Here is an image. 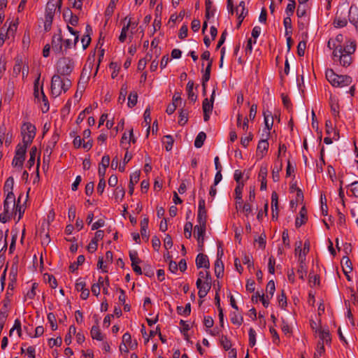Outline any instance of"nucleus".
<instances>
[{"mask_svg":"<svg viewBox=\"0 0 358 358\" xmlns=\"http://www.w3.org/2000/svg\"><path fill=\"white\" fill-rule=\"evenodd\" d=\"M343 34H338L327 42V48L332 50V59L343 67L349 66L352 62V55L355 52L357 43L354 39L348 38L345 43Z\"/></svg>","mask_w":358,"mask_h":358,"instance_id":"obj_1","label":"nucleus"},{"mask_svg":"<svg viewBox=\"0 0 358 358\" xmlns=\"http://www.w3.org/2000/svg\"><path fill=\"white\" fill-rule=\"evenodd\" d=\"M71 80L68 77H62L59 74H55L51 79V94L57 97L62 93H66L71 86Z\"/></svg>","mask_w":358,"mask_h":358,"instance_id":"obj_2","label":"nucleus"},{"mask_svg":"<svg viewBox=\"0 0 358 358\" xmlns=\"http://www.w3.org/2000/svg\"><path fill=\"white\" fill-rule=\"evenodd\" d=\"M325 76L334 87L342 88L350 85L352 83V78L350 76L336 74L332 69L326 70Z\"/></svg>","mask_w":358,"mask_h":358,"instance_id":"obj_3","label":"nucleus"},{"mask_svg":"<svg viewBox=\"0 0 358 358\" xmlns=\"http://www.w3.org/2000/svg\"><path fill=\"white\" fill-rule=\"evenodd\" d=\"M75 64L72 58L69 57H63L60 58L57 64V74L68 77L73 72Z\"/></svg>","mask_w":358,"mask_h":358,"instance_id":"obj_4","label":"nucleus"},{"mask_svg":"<svg viewBox=\"0 0 358 358\" xmlns=\"http://www.w3.org/2000/svg\"><path fill=\"white\" fill-rule=\"evenodd\" d=\"M36 127L30 122H24L21 127L22 143L31 144L36 135Z\"/></svg>","mask_w":358,"mask_h":358,"instance_id":"obj_5","label":"nucleus"},{"mask_svg":"<svg viewBox=\"0 0 358 358\" xmlns=\"http://www.w3.org/2000/svg\"><path fill=\"white\" fill-rule=\"evenodd\" d=\"M16 203H3V210L0 213V222L6 223L12 217H15V208Z\"/></svg>","mask_w":358,"mask_h":358,"instance_id":"obj_6","label":"nucleus"},{"mask_svg":"<svg viewBox=\"0 0 358 358\" xmlns=\"http://www.w3.org/2000/svg\"><path fill=\"white\" fill-rule=\"evenodd\" d=\"M62 41L63 36L62 35V31L59 29L58 34H55L52 39V48L56 54H62L64 55Z\"/></svg>","mask_w":358,"mask_h":358,"instance_id":"obj_7","label":"nucleus"},{"mask_svg":"<svg viewBox=\"0 0 358 358\" xmlns=\"http://www.w3.org/2000/svg\"><path fill=\"white\" fill-rule=\"evenodd\" d=\"M206 230V223H198L194 227V236L196 237L199 245L203 247L204 243V235Z\"/></svg>","mask_w":358,"mask_h":358,"instance_id":"obj_8","label":"nucleus"},{"mask_svg":"<svg viewBox=\"0 0 358 358\" xmlns=\"http://www.w3.org/2000/svg\"><path fill=\"white\" fill-rule=\"evenodd\" d=\"M196 285L199 289L198 295L199 298H204L211 288V284L209 282H202L201 278H198Z\"/></svg>","mask_w":358,"mask_h":358,"instance_id":"obj_9","label":"nucleus"},{"mask_svg":"<svg viewBox=\"0 0 358 358\" xmlns=\"http://www.w3.org/2000/svg\"><path fill=\"white\" fill-rule=\"evenodd\" d=\"M263 114L264 117V124L266 127V137H268L270 135V130L271 129L273 125V117L272 116V113L268 110H264Z\"/></svg>","mask_w":358,"mask_h":358,"instance_id":"obj_10","label":"nucleus"},{"mask_svg":"<svg viewBox=\"0 0 358 358\" xmlns=\"http://www.w3.org/2000/svg\"><path fill=\"white\" fill-rule=\"evenodd\" d=\"M63 17L64 20L71 26H76L78 23V17L74 15L69 8L64 10Z\"/></svg>","mask_w":358,"mask_h":358,"instance_id":"obj_11","label":"nucleus"},{"mask_svg":"<svg viewBox=\"0 0 358 358\" xmlns=\"http://www.w3.org/2000/svg\"><path fill=\"white\" fill-rule=\"evenodd\" d=\"M59 134L55 131L48 141L46 148L44 151V155L50 156L53 149L55 148L57 141H59Z\"/></svg>","mask_w":358,"mask_h":358,"instance_id":"obj_12","label":"nucleus"},{"mask_svg":"<svg viewBox=\"0 0 358 358\" xmlns=\"http://www.w3.org/2000/svg\"><path fill=\"white\" fill-rule=\"evenodd\" d=\"M196 266L197 268H205L208 269L210 268V262L208 256L203 253H199L196 257Z\"/></svg>","mask_w":358,"mask_h":358,"instance_id":"obj_13","label":"nucleus"},{"mask_svg":"<svg viewBox=\"0 0 358 358\" xmlns=\"http://www.w3.org/2000/svg\"><path fill=\"white\" fill-rule=\"evenodd\" d=\"M236 209L238 213H243L246 217L253 215L252 206L250 203H236Z\"/></svg>","mask_w":358,"mask_h":358,"instance_id":"obj_14","label":"nucleus"},{"mask_svg":"<svg viewBox=\"0 0 358 358\" xmlns=\"http://www.w3.org/2000/svg\"><path fill=\"white\" fill-rule=\"evenodd\" d=\"M268 137L266 136L265 139H262L259 141L257 148V156L262 158L268 148V142L267 141Z\"/></svg>","mask_w":358,"mask_h":358,"instance_id":"obj_15","label":"nucleus"},{"mask_svg":"<svg viewBox=\"0 0 358 358\" xmlns=\"http://www.w3.org/2000/svg\"><path fill=\"white\" fill-rule=\"evenodd\" d=\"M239 7H241V12L239 13V8H236V13L238 16V24L237 27H239L241 25L242 22L243 21L244 18L246 17V15L248 13V10L245 8V3L244 1H241L239 3Z\"/></svg>","mask_w":358,"mask_h":358,"instance_id":"obj_16","label":"nucleus"},{"mask_svg":"<svg viewBox=\"0 0 358 358\" xmlns=\"http://www.w3.org/2000/svg\"><path fill=\"white\" fill-rule=\"evenodd\" d=\"M329 106L331 111L334 117H336L339 115V103L338 99L336 96L330 94L329 97Z\"/></svg>","mask_w":358,"mask_h":358,"instance_id":"obj_17","label":"nucleus"},{"mask_svg":"<svg viewBox=\"0 0 358 358\" xmlns=\"http://www.w3.org/2000/svg\"><path fill=\"white\" fill-rule=\"evenodd\" d=\"M307 272L308 271L306 259L301 258V259H299V266L296 271L299 278L304 280L307 275Z\"/></svg>","mask_w":358,"mask_h":358,"instance_id":"obj_18","label":"nucleus"},{"mask_svg":"<svg viewBox=\"0 0 358 358\" xmlns=\"http://www.w3.org/2000/svg\"><path fill=\"white\" fill-rule=\"evenodd\" d=\"M349 21L351 24L357 27L358 23V7L355 5H352L349 10Z\"/></svg>","mask_w":358,"mask_h":358,"instance_id":"obj_19","label":"nucleus"},{"mask_svg":"<svg viewBox=\"0 0 358 358\" xmlns=\"http://www.w3.org/2000/svg\"><path fill=\"white\" fill-rule=\"evenodd\" d=\"M307 220V210L305 206H303L299 212V217H296V227L298 228L300 227L301 225L304 224L306 222Z\"/></svg>","mask_w":358,"mask_h":358,"instance_id":"obj_20","label":"nucleus"},{"mask_svg":"<svg viewBox=\"0 0 358 358\" xmlns=\"http://www.w3.org/2000/svg\"><path fill=\"white\" fill-rule=\"evenodd\" d=\"M207 214L205 208V203H199L197 222L198 223H206Z\"/></svg>","mask_w":358,"mask_h":358,"instance_id":"obj_21","label":"nucleus"},{"mask_svg":"<svg viewBox=\"0 0 358 358\" xmlns=\"http://www.w3.org/2000/svg\"><path fill=\"white\" fill-rule=\"evenodd\" d=\"M341 264L343 266V273L347 276L348 280H350V279L348 275V273L352 271L351 261L348 257H343L341 260Z\"/></svg>","mask_w":358,"mask_h":358,"instance_id":"obj_22","label":"nucleus"},{"mask_svg":"<svg viewBox=\"0 0 358 358\" xmlns=\"http://www.w3.org/2000/svg\"><path fill=\"white\" fill-rule=\"evenodd\" d=\"M224 273V264L222 259H216L215 262V274L217 278L223 276Z\"/></svg>","mask_w":358,"mask_h":358,"instance_id":"obj_23","label":"nucleus"},{"mask_svg":"<svg viewBox=\"0 0 358 358\" xmlns=\"http://www.w3.org/2000/svg\"><path fill=\"white\" fill-rule=\"evenodd\" d=\"M347 194L350 197H358V181L348 185Z\"/></svg>","mask_w":358,"mask_h":358,"instance_id":"obj_24","label":"nucleus"},{"mask_svg":"<svg viewBox=\"0 0 358 358\" xmlns=\"http://www.w3.org/2000/svg\"><path fill=\"white\" fill-rule=\"evenodd\" d=\"M62 1L58 0L57 2H54L53 0H50L48 2L45 12L50 13H55L56 7L58 6L59 9L61 8Z\"/></svg>","mask_w":358,"mask_h":358,"instance_id":"obj_25","label":"nucleus"},{"mask_svg":"<svg viewBox=\"0 0 358 358\" xmlns=\"http://www.w3.org/2000/svg\"><path fill=\"white\" fill-rule=\"evenodd\" d=\"M54 16L55 14L45 12L44 21V29L45 31H48L51 29Z\"/></svg>","mask_w":358,"mask_h":358,"instance_id":"obj_26","label":"nucleus"},{"mask_svg":"<svg viewBox=\"0 0 358 358\" xmlns=\"http://www.w3.org/2000/svg\"><path fill=\"white\" fill-rule=\"evenodd\" d=\"M212 1L210 0H206V18L210 20V17H213L215 15V10L212 8Z\"/></svg>","mask_w":358,"mask_h":358,"instance_id":"obj_27","label":"nucleus"},{"mask_svg":"<svg viewBox=\"0 0 358 358\" xmlns=\"http://www.w3.org/2000/svg\"><path fill=\"white\" fill-rule=\"evenodd\" d=\"M26 209V203H16L15 211V216L18 215L17 220V222H19L20 219L22 218L24 210Z\"/></svg>","mask_w":358,"mask_h":358,"instance_id":"obj_28","label":"nucleus"},{"mask_svg":"<svg viewBox=\"0 0 358 358\" xmlns=\"http://www.w3.org/2000/svg\"><path fill=\"white\" fill-rule=\"evenodd\" d=\"M91 336L93 339H96L97 341H102L103 336L100 331L99 327L97 325H94L90 331Z\"/></svg>","mask_w":358,"mask_h":358,"instance_id":"obj_29","label":"nucleus"},{"mask_svg":"<svg viewBox=\"0 0 358 358\" xmlns=\"http://www.w3.org/2000/svg\"><path fill=\"white\" fill-rule=\"evenodd\" d=\"M206 138V134L203 131H201L196 136L194 141V146L196 148H200L203 146V143Z\"/></svg>","mask_w":358,"mask_h":358,"instance_id":"obj_30","label":"nucleus"},{"mask_svg":"<svg viewBox=\"0 0 358 358\" xmlns=\"http://www.w3.org/2000/svg\"><path fill=\"white\" fill-rule=\"evenodd\" d=\"M193 87H194V82L192 80H189L187 84V95H188V98L192 101L194 102L197 99V96L194 93Z\"/></svg>","mask_w":358,"mask_h":358,"instance_id":"obj_31","label":"nucleus"},{"mask_svg":"<svg viewBox=\"0 0 358 358\" xmlns=\"http://www.w3.org/2000/svg\"><path fill=\"white\" fill-rule=\"evenodd\" d=\"M285 28V36H289L292 34V20L289 17H285L283 20Z\"/></svg>","mask_w":358,"mask_h":358,"instance_id":"obj_32","label":"nucleus"},{"mask_svg":"<svg viewBox=\"0 0 358 358\" xmlns=\"http://www.w3.org/2000/svg\"><path fill=\"white\" fill-rule=\"evenodd\" d=\"M138 100V94L136 92H130L128 97V103L127 105L129 108H132L137 103Z\"/></svg>","mask_w":358,"mask_h":358,"instance_id":"obj_33","label":"nucleus"},{"mask_svg":"<svg viewBox=\"0 0 358 358\" xmlns=\"http://www.w3.org/2000/svg\"><path fill=\"white\" fill-rule=\"evenodd\" d=\"M13 185H14V178L12 176H10L7 178V180L5 182L4 184V194L12 192L13 189Z\"/></svg>","mask_w":358,"mask_h":358,"instance_id":"obj_34","label":"nucleus"},{"mask_svg":"<svg viewBox=\"0 0 358 358\" xmlns=\"http://www.w3.org/2000/svg\"><path fill=\"white\" fill-rule=\"evenodd\" d=\"M202 108L203 113H212L213 108V101H209L208 98L204 99Z\"/></svg>","mask_w":358,"mask_h":358,"instance_id":"obj_35","label":"nucleus"},{"mask_svg":"<svg viewBox=\"0 0 358 358\" xmlns=\"http://www.w3.org/2000/svg\"><path fill=\"white\" fill-rule=\"evenodd\" d=\"M243 259L242 262L244 264L248 266V268L250 270L251 268H254V263L252 262V257L251 255H247L245 252H243Z\"/></svg>","mask_w":358,"mask_h":358,"instance_id":"obj_36","label":"nucleus"},{"mask_svg":"<svg viewBox=\"0 0 358 358\" xmlns=\"http://www.w3.org/2000/svg\"><path fill=\"white\" fill-rule=\"evenodd\" d=\"M177 312L179 315H189L191 313V304L190 303H187L185 306V307L182 306H178L177 307Z\"/></svg>","mask_w":358,"mask_h":358,"instance_id":"obj_37","label":"nucleus"},{"mask_svg":"<svg viewBox=\"0 0 358 358\" xmlns=\"http://www.w3.org/2000/svg\"><path fill=\"white\" fill-rule=\"evenodd\" d=\"M320 339L322 341L321 344L324 343H329L331 341L330 334L328 331L321 330L319 332Z\"/></svg>","mask_w":358,"mask_h":358,"instance_id":"obj_38","label":"nucleus"},{"mask_svg":"<svg viewBox=\"0 0 358 358\" xmlns=\"http://www.w3.org/2000/svg\"><path fill=\"white\" fill-rule=\"evenodd\" d=\"M37 153V149L36 147H32L29 152V159L27 162V164L31 168L35 163L36 157Z\"/></svg>","mask_w":358,"mask_h":358,"instance_id":"obj_39","label":"nucleus"},{"mask_svg":"<svg viewBox=\"0 0 358 358\" xmlns=\"http://www.w3.org/2000/svg\"><path fill=\"white\" fill-rule=\"evenodd\" d=\"M230 317H231V318H230L231 319V322L234 324H236V325L240 326L242 324V322H243V317L241 315H239L236 312L231 313V315H230Z\"/></svg>","mask_w":358,"mask_h":358,"instance_id":"obj_40","label":"nucleus"},{"mask_svg":"<svg viewBox=\"0 0 358 358\" xmlns=\"http://www.w3.org/2000/svg\"><path fill=\"white\" fill-rule=\"evenodd\" d=\"M76 327L73 325L70 326L69 329V332L66 335L65 338H64V342H65V343L67 345L71 344V336H72V335L76 334Z\"/></svg>","mask_w":358,"mask_h":358,"instance_id":"obj_41","label":"nucleus"},{"mask_svg":"<svg viewBox=\"0 0 358 358\" xmlns=\"http://www.w3.org/2000/svg\"><path fill=\"white\" fill-rule=\"evenodd\" d=\"M275 290V287L274 281L273 280H271L268 281V282L267 283V285H266V292H267L266 298L269 297L268 295H270V297L272 298L274 294Z\"/></svg>","mask_w":358,"mask_h":358,"instance_id":"obj_42","label":"nucleus"},{"mask_svg":"<svg viewBox=\"0 0 358 358\" xmlns=\"http://www.w3.org/2000/svg\"><path fill=\"white\" fill-rule=\"evenodd\" d=\"M234 179L238 184H244V173L240 170H236L234 173Z\"/></svg>","mask_w":358,"mask_h":358,"instance_id":"obj_43","label":"nucleus"},{"mask_svg":"<svg viewBox=\"0 0 358 358\" xmlns=\"http://www.w3.org/2000/svg\"><path fill=\"white\" fill-rule=\"evenodd\" d=\"M29 144L24 143L23 144H18L16 147L15 150V154L17 155H20L24 157L27 148Z\"/></svg>","mask_w":358,"mask_h":358,"instance_id":"obj_44","label":"nucleus"},{"mask_svg":"<svg viewBox=\"0 0 358 358\" xmlns=\"http://www.w3.org/2000/svg\"><path fill=\"white\" fill-rule=\"evenodd\" d=\"M220 343L225 350H229L231 348V343L227 336L222 335L220 338Z\"/></svg>","mask_w":358,"mask_h":358,"instance_id":"obj_45","label":"nucleus"},{"mask_svg":"<svg viewBox=\"0 0 358 358\" xmlns=\"http://www.w3.org/2000/svg\"><path fill=\"white\" fill-rule=\"evenodd\" d=\"M24 157L20 155H15V157L12 162V165L15 167L21 168L23 165Z\"/></svg>","mask_w":358,"mask_h":358,"instance_id":"obj_46","label":"nucleus"},{"mask_svg":"<svg viewBox=\"0 0 358 358\" xmlns=\"http://www.w3.org/2000/svg\"><path fill=\"white\" fill-rule=\"evenodd\" d=\"M44 279L45 281H47L50 284V286L52 288L55 289L57 287V282L55 278L52 275L45 274Z\"/></svg>","mask_w":358,"mask_h":358,"instance_id":"obj_47","label":"nucleus"},{"mask_svg":"<svg viewBox=\"0 0 358 358\" xmlns=\"http://www.w3.org/2000/svg\"><path fill=\"white\" fill-rule=\"evenodd\" d=\"M307 6L306 4H300L297 7L296 10V15L298 17L301 18L305 17L306 15Z\"/></svg>","mask_w":358,"mask_h":358,"instance_id":"obj_48","label":"nucleus"},{"mask_svg":"<svg viewBox=\"0 0 358 358\" xmlns=\"http://www.w3.org/2000/svg\"><path fill=\"white\" fill-rule=\"evenodd\" d=\"M295 9V1L294 0H289V3L287 4L285 13L287 14V17H291V15H293Z\"/></svg>","mask_w":358,"mask_h":358,"instance_id":"obj_49","label":"nucleus"},{"mask_svg":"<svg viewBox=\"0 0 358 358\" xmlns=\"http://www.w3.org/2000/svg\"><path fill=\"white\" fill-rule=\"evenodd\" d=\"M249 345L252 348L256 344V331L254 329L250 328L249 329Z\"/></svg>","mask_w":358,"mask_h":358,"instance_id":"obj_50","label":"nucleus"},{"mask_svg":"<svg viewBox=\"0 0 358 358\" xmlns=\"http://www.w3.org/2000/svg\"><path fill=\"white\" fill-rule=\"evenodd\" d=\"M187 115H188L187 111L186 110L182 108L180 111V115H179L180 119L178 120V123L180 125H184L187 122V120H188Z\"/></svg>","mask_w":358,"mask_h":358,"instance_id":"obj_51","label":"nucleus"},{"mask_svg":"<svg viewBox=\"0 0 358 358\" xmlns=\"http://www.w3.org/2000/svg\"><path fill=\"white\" fill-rule=\"evenodd\" d=\"M150 112L151 108L150 106H148L143 114L144 122L145 123V126H148V129H150V124L151 122Z\"/></svg>","mask_w":358,"mask_h":358,"instance_id":"obj_52","label":"nucleus"},{"mask_svg":"<svg viewBox=\"0 0 358 358\" xmlns=\"http://www.w3.org/2000/svg\"><path fill=\"white\" fill-rule=\"evenodd\" d=\"M348 22L345 18H341V17H336V19L334 21V27L336 28H341L344 27L347 25Z\"/></svg>","mask_w":358,"mask_h":358,"instance_id":"obj_53","label":"nucleus"},{"mask_svg":"<svg viewBox=\"0 0 358 358\" xmlns=\"http://www.w3.org/2000/svg\"><path fill=\"white\" fill-rule=\"evenodd\" d=\"M140 171H135L130 176V182L129 185L134 186L136 184H137L140 179Z\"/></svg>","mask_w":358,"mask_h":358,"instance_id":"obj_54","label":"nucleus"},{"mask_svg":"<svg viewBox=\"0 0 358 358\" xmlns=\"http://www.w3.org/2000/svg\"><path fill=\"white\" fill-rule=\"evenodd\" d=\"M244 187V184H238L235 188V199H242V193Z\"/></svg>","mask_w":358,"mask_h":358,"instance_id":"obj_55","label":"nucleus"},{"mask_svg":"<svg viewBox=\"0 0 358 358\" xmlns=\"http://www.w3.org/2000/svg\"><path fill=\"white\" fill-rule=\"evenodd\" d=\"M151 55H147L145 58L140 59L138 63V69L140 71L143 70L146 66L147 61L151 59Z\"/></svg>","mask_w":358,"mask_h":358,"instance_id":"obj_56","label":"nucleus"},{"mask_svg":"<svg viewBox=\"0 0 358 358\" xmlns=\"http://www.w3.org/2000/svg\"><path fill=\"white\" fill-rule=\"evenodd\" d=\"M272 219L277 220L279 214L278 203H271Z\"/></svg>","mask_w":358,"mask_h":358,"instance_id":"obj_57","label":"nucleus"},{"mask_svg":"<svg viewBox=\"0 0 358 358\" xmlns=\"http://www.w3.org/2000/svg\"><path fill=\"white\" fill-rule=\"evenodd\" d=\"M131 155L130 154H129L128 151H127L124 155L122 164H120V166H119V171L120 172L124 171L125 165L127 163H128L131 160Z\"/></svg>","mask_w":358,"mask_h":358,"instance_id":"obj_58","label":"nucleus"},{"mask_svg":"<svg viewBox=\"0 0 358 358\" xmlns=\"http://www.w3.org/2000/svg\"><path fill=\"white\" fill-rule=\"evenodd\" d=\"M6 29V35H9V36H13L15 31L17 30V24L15 22H11L9 24V26Z\"/></svg>","mask_w":358,"mask_h":358,"instance_id":"obj_59","label":"nucleus"},{"mask_svg":"<svg viewBox=\"0 0 358 358\" xmlns=\"http://www.w3.org/2000/svg\"><path fill=\"white\" fill-rule=\"evenodd\" d=\"M193 225L190 222H186L184 227L185 236L187 238H190L192 236V230Z\"/></svg>","mask_w":358,"mask_h":358,"instance_id":"obj_60","label":"nucleus"},{"mask_svg":"<svg viewBox=\"0 0 358 358\" xmlns=\"http://www.w3.org/2000/svg\"><path fill=\"white\" fill-rule=\"evenodd\" d=\"M164 138L166 140L164 141L166 150L170 151L173 148V139L171 135L165 136Z\"/></svg>","mask_w":358,"mask_h":358,"instance_id":"obj_61","label":"nucleus"},{"mask_svg":"<svg viewBox=\"0 0 358 358\" xmlns=\"http://www.w3.org/2000/svg\"><path fill=\"white\" fill-rule=\"evenodd\" d=\"M85 282L81 278H78L76 282L75 288L78 292H81L83 289H87Z\"/></svg>","mask_w":358,"mask_h":358,"instance_id":"obj_62","label":"nucleus"},{"mask_svg":"<svg viewBox=\"0 0 358 358\" xmlns=\"http://www.w3.org/2000/svg\"><path fill=\"white\" fill-rule=\"evenodd\" d=\"M306 47V41H300L297 45V54L299 56L302 57L304 55L305 50Z\"/></svg>","mask_w":358,"mask_h":358,"instance_id":"obj_63","label":"nucleus"},{"mask_svg":"<svg viewBox=\"0 0 358 358\" xmlns=\"http://www.w3.org/2000/svg\"><path fill=\"white\" fill-rule=\"evenodd\" d=\"M127 87L126 85H122L121 87V90H120L119 98H118V101L120 103H124L125 101L126 96L127 94Z\"/></svg>","mask_w":358,"mask_h":358,"instance_id":"obj_64","label":"nucleus"}]
</instances>
